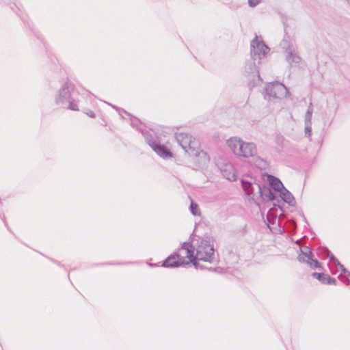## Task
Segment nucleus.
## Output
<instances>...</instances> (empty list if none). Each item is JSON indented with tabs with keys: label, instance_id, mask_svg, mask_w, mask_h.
Instances as JSON below:
<instances>
[{
	"label": "nucleus",
	"instance_id": "nucleus-6",
	"mask_svg": "<svg viewBox=\"0 0 350 350\" xmlns=\"http://www.w3.org/2000/svg\"><path fill=\"white\" fill-rule=\"evenodd\" d=\"M250 46L251 57L254 61H256L257 59L260 60L270 51L269 47L264 41L260 40L257 36L251 41Z\"/></svg>",
	"mask_w": 350,
	"mask_h": 350
},
{
	"label": "nucleus",
	"instance_id": "nucleus-15",
	"mask_svg": "<svg viewBox=\"0 0 350 350\" xmlns=\"http://www.w3.org/2000/svg\"><path fill=\"white\" fill-rule=\"evenodd\" d=\"M245 72L248 75H253L254 77H257L259 80H260V77L259 74V71L255 63V61L248 62L245 68Z\"/></svg>",
	"mask_w": 350,
	"mask_h": 350
},
{
	"label": "nucleus",
	"instance_id": "nucleus-8",
	"mask_svg": "<svg viewBox=\"0 0 350 350\" xmlns=\"http://www.w3.org/2000/svg\"><path fill=\"white\" fill-rule=\"evenodd\" d=\"M175 139L186 153L191 150L192 147L199 146L198 141L196 140L191 135L186 133H175Z\"/></svg>",
	"mask_w": 350,
	"mask_h": 350
},
{
	"label": "nucleus",
	"instance_id": "nucleus-9",
	"mask_svg": "<svg viewBox=\"0 0 350 350\" xmlns=\"http://www.w3.org/2000/svg\"><path fill=\"white\" fill-rule=\"evenodd\" d=\"M192 256L189 254L187 256H183L181 254H173L169 256L164 262L163 265L166 267H178L183 265H189L191 263Z\"/></svg>",
	"mask_w": 350,
	"mask_h": 350
},
{
	"label": "nucleus",
	"instance_id": "nucleus-22",
	"mask_svg": "<svg viewBox=\"0 0 350 350\" xmlns=\"http://www.w3.org/2000/svg\"><path fill=\"white\" fill-rule=\"evenodd\" d=\"M256 165L260 167V168H266L267 166V163L265 160L260 158V157H258L256 161Z\"/></svg>",
	"mask_w": 350,
	"mask_h": 350
},
{
	"label": "nucleus",
	"instance_id": "nucleus-19",
	"mask_svg": "<svg viewBox=\"0 0 350 350\" xmlns=\"http://www.w3.org/2000/svg\"><path fill=\"white\" fill-rule=\"evenodd\" d=\"M312 113H313L312 103H310V104H309V105L308 107L307 111H306V115H305L304 122H311V118H312Z\"/></svg>",
	"mask_w": 350,
	"mask_h": 350
},
{
	"label": "nucleus",
	"instance_id": "nucleus-16",
	"mask_svg": "<svg viewBox=\"0 0 350 350\" xmlns=\"http://www.w3.org/2000/svg\"><path fill=\"white\" fill-rule=\"evenodd\" d=\"M312 276L323 284H335V280L332 279L329 275L319 273H313Z\"/></svg>",
	"mask_w": 350,
	"mask_h": 350
},
{
	"label": "nucleus",
	"instance_id": "nucleus-27",
	"mask_svg": "<svg viewBox=\"0 0 350 350\" xmlns=\"http://www.w3.org/2000/svg\"><path fill=\"white\" fill-rule=\"evenodd\" d=\"M88 115L91 118H95V114L93 111H90Z\"/></svg>",
	"mask_w": 350,
	"mask_h": 350
},
{
	"label": "nucleus",
	"instance_id": "nucleus-29",
	"mask_svg": "<svg viewBox=\"0 0 350 350\" xmlns=\"http://www.w3.org/2000/svg\"><path fill=\"white\" fill-rule=\"evenodd\" d=\"M267 226L270 228L271 230H272V229L271 228V227L269 226V224H267Z\"/></svg>",
	"mask_w": 350,
	"mask_h": 350
},
{
	"label": "nucleus",
	"instance_id": "nucleus-24",
	"mask_svg": "<svg viewBox=\"0 0 350 350\" xmlns=\"http://www.w3.org/2000/svg\"><path fill=\"white\" fill-rule=\"evenodd\" d=\"M67 103H68V109L72 110V111H78L79 110L77 105L72 103V99H70V102H68Z\"/></svg>",
	"mask_w": 350,
	"mask_h": 350
},
{
	"label": "nucleus",
	"instance_id": "nucleus-30",
	"mask_svg": "<svg viewBox=\"0 0 350 350\" xmlns=\"http://www.w3.org/2000/svg\"><path fill=\"white\" fill-rule=\"evenodd\" d=\"M123 111L124 112V113L129 115L126 111L123 110Z\"/></svg>",
	"mask_w": 350,
	"mask_h": 350
},
{
	"label": "nucleus",
	"instance_id": "nucleus-28",
	"mask_svg": "<svg viewBox=\"0 0 350 350\" xmlns=\"http://www.w3.org/2000/svg\"><path fill=\"white\" fill-rule=\"evenodd\" d=\"M109 105H111L113 109H117V110H118V109H119V108H118V107H116V106H115V105H111V104H109Z\"/></svg>",
	"mask_w": 350,
	"mask_h": 350
},
{
	"label": "nucleus",
	"instance_id": "nucleus-13",
	"mask_svg": "<svg viewBox=\"0 0 350 350\" xmlns=\"http://www.w3.org/2000/svg\"><path fill=\"white\" fill-rule=\"evenodd\" d=\"M243 140H241L240 138L234 137L230 138L227 141V144L228 147L230 148V150L233 152V153L236 155L239 156V154L241 152V147L242 144Z\"/></svg>",
	"mask_w": 350,
	"mask_h": 350
},
{
	"label": "nucleus",
	"instance_id": "nucleus-7",
	"mask_svg": "<svg viewBox=\"0 0 350 350\" xmlns=\"http://www.w3.org/2000/svg\"><path fill=\"white\" fill-rule=\"evenodd\" d=\"M74 85L69 81H66L58 91L55 98L56 105H66L71 99V92L74 90Z\"/></svg>",
	"mask_w": 350,
	"mask_h": 350
},
{
	"label": "nucleus",
	"instance_id": "nucleus-31",
	"mask_svg": "<svg viewBox=\"0 0 350 350\" xmlns=\"http://www.w3.org/2000/svg\"><path fill=\"white\" fill-rule=\"evenodd\" d=\"M232 178H232L233 180H235L234 175H232Z\"/></svg>",
	"mask_w": 350,
	"mask_h": 350
},
{
	"label": "nucleus",
	"instance_id": "nucleus-20",
	"mask_svg": "<svg viewBox=\"0 0 350 350\" xmlns=\"http://www.w3.org/2000/svg\"><path fill=\"white\" fill-rule=\"evenodd\" d=\"M131 125L133 126V127H135L137 128V130H139V131H141V133L143 134L144 133H150V132H148V131H144L143 130H142L141 129H139L138 128V126L139 124H141L140 121L136 118H131Z\"/></svg>",
	"mask_w": 350,
	"mask_h": 350
},
{
	"label": "nucleus",
	"instance_id": "nucleus-25",
	"mask_svg": "<svg viewBox=\"0 0 350 350\" xmlns=\"http://www.w3.org/2000/svg\"><path fill=\"white\" fill-rule=\"evenodd\" d=\"M308 264L313 268H318L321 267V264L317 260L311 259Z\"/></svg>",
	"mask_w": 350,
	"mask_h": 350
},
{
	"label": "nucleus",
	"instance_id": "nucleus-18",
	"mask_svg": "<svg viewBox=\"0 0 350 350\" xmlns=\"http://www.w3.org/2000/svg\"><path fill=\"white\" fill-rule=\"evenodd\" d=\"M312 252L311 251L308 250L306 252H302L299 255V260L301 262H305L307 263H309L310 260L312 259Z\"/></svg>",
	"mask_w": 350,
	"mask_h": 350
},
{
	"label": "nucleus",
	"instance_id": "nucleus-3",
	"mask_svg": "<svg viewBox=\"0 0 350 350\" xmlns=\"http://www.w3.org/2000/svg\"><path fill=\"white\" fill-rule=\"evenodd\" d=\"M146 142L163 159L170 158L173 154L165 145L161 144L159 137L154 133H144Z\"/></svg>",
	"mask_w": 350,
	"mask_h": 350
},
{
	"label": "nucleus",
	"instance_id": "nucleus-4",
	"mask_svg": "<svg viewBox=\"0 0 350 350\" xmlns=\"http://www.w3.org/2000/svg\"><path fill=\"white\" fill-rule=\"evenodd\" d=\"M265 91V94L264 97L265 99H270L271 98L280 99L286 97L289 94L287 88L278 81L267 83Z\"/></svg>",
	"mask_w": 350,
	"mask_h": 350
},
{
	"label": "nucleus",
	"instance_id": "nucleus-5",
	"mask_svg": "<svg viewBox=\"0 0 350 350\" xmlns=\"http://www.w3.org/2000/svg\"><path fill=\"white\" fill-rule=\"evenodd\" d=\"M190 162L193 164V169L202 168L206 166L209 162V156L204 150H200L199 146L192 147L191 150L188 153Z\"/></svg>",
	"mask_w": 350,
	"mask_h": 350
},
{
	"label": "nucleus",
	"instance_id": "nucleus-10",
	"mask_svg": "<svg viewBox=\"0 0 350 350\" xmlns=\"http://www.w3.org/2000/svg\"><path fill=\"white\" fill-rule=\"evenodd\" d=\"M241 151L239 156L243 157L245 158L253 157L256 152V145L253 143L245 142L243 141Z\"/></svg>",
	"mask_w": 350,
	"mask_h": 350
},
{
	"label": "nucleus",
	"instance_id": "nucleus-32",
	"mask_svg": "<svg viewBox=\"0 0 350 350\" xmlns=\"http://www.w3.org/2000/svg\"><path fill=\"white\" fill-rule=\"evenodd\" d=\"M347 1H348L349 2V3H350V0H347Z\"/></svg>",
	"mask_w": 350,
	"mask_h": 350
},
{
	"label": "nucleus",
	"instance_id": "nucleus-11",
	"mask_svg": "<svg viewBox=\"0 0 350 350\" xmlns=\"http://www.w3.org/2000/svg\"><path fill=\"white\" fill-rule=\"evenodd\" d=\"M189 253L192 256L191 263H193L196 266V258L194 256V247L191 241L185 242L176 254H182L183 256H189Z\"/></svg>",
	"mask_w": 350,
	"mask_h": 350
},
{
	"label": "nucleus",
	"instance_id": "nucleus-17",
	"mask_svg": "<svg viewBox=\"0 0 350 350\" xmlns=\"http://www.w3.org/2000/svg\"><path fill=\"white\" fill-rule=\"evenodd\" d=\"M286 59L290 64H298L301 61L300 57L293 51L288 53Z\"/></svg>",
	"mask_w": 350,
	"mask_h": 350
},
{
	"label": "nucleus",
	"instance_id": "nucleus-1",
	"mask_svg": "<svg viewBox=\"0 0 350 350\" xmlns=\"http://www.w3.org/2000/svg\"><path fill=\"white\" fill-rule=\"evenodd\" d=\"M242 186L245 194L258 205L262 202L279 201L278 194L265 183L262 184L252 183L242 180Z\"/></svg>",
	"mask_w": 350,
	"mask_h": 350
},
{
	"label": "nucleus",
	"instance_id": "nucleus-14",
	"mask_svg": "<svg viewBox=\"0 0 350 350\" xmlns=\"http://www.w3.org/2000/svg\"><path fill=\"white\" fill-rule=\"evenodd\" d=\"M280 198L284 202L293 206L295 203V198L293 194L285 187H284L278 193V198Z\"/></svg>",
	"mask_w": 350,
	"mask_h": 350
},
{
	"label": "nucleus",
	"instance_id": "nucleus-2",
	"mask_svg": "<svg viewBox=\"0 0 350 350\" xmlns=\"http://www.w3.org/2000/svg\"><path fill=\"white\" fill-rule=\"evenodd\" d=\"M192 244L196 245V253L195 256L196 260H203L210 262L214 255L213 246L207 240H201L198 241L194 238L191 239Z\"/></svg>",
	"mask_w": 350,
	"mask_h": 350
},
{
	"label": "nucleus",
	"instance_id": "nucleus-23",
	"mask_svg": "<svg viewBox=\"0 0 350 350\" xmlns=\"http://www.w3.org/2000/svg\"><path fill=\"white\" fill-rule=\"evenodd\" d=\"M305 123V134L306 135L310 136L312 133L311 124L312 122H304Z\"/></svg>",
	"mask_w": 350,
	"mask_h": 350
},
{
	"label": "nucleus",
	"instance_id": "nucleus-21",
	"mask_svg": "<svg viewBox=\"0 0 350 350\" xmlns=\"http://www.w3.org/2000/svg\"><path fill=\"white\" fill-rule=\"evenodd\" d=\"M190 211L191 213L195 216L198 215L200 213L198 212V205L193 201H191L190 204Z\"/></svg>",
	"mask_w": 350,
	"mask_h": 350
},
{
	"label": "nucleus",
	"instance_id": "nucleus-26",
	"mask_svg": "<svg viewBox=\"0 0 350 350\" xmlns=\"http://www.w3.org/2000/svg\"><path fill=\"white\" fill-rule=\"evenodd\" d=\"M260 1V0H248V4L250 7L254 8L256 6Z\"/></svg>",
	"mask_w": 350,
	"mask_h": 350
},
{
	"label": "nucleus",
	"instance_id": "nucleus-12",
	"mask_svg": "<svg viewBox=\"0 0 350 350\" xmlns=\"http://www.w3.org/2000/svg\"><path fill=\"white\" fill-rule=\"evenodd\" d=\"M268 187L277 194L284 187L280 180L273 175L267 174Z\"/></svg>",
	"mask_w": 350,
	"mask_h": 350
}]
</instances>
